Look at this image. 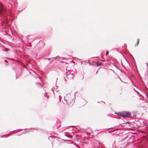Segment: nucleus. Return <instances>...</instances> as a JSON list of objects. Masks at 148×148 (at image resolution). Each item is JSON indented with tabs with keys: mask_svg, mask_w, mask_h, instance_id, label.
Here are the masks:
<instances>
[{
	"mask_svg": "<svg viewBox=\"0 0 148 148\" xmlns=\"http://www.w3.org/2000/svg\"><path fill=\"white\" fill-rule=\"evenodd\" d=\"M116 114L123 117H129L131 116L130 112H123L115 113Z\"/></svg>",
	"mask_w": 148,
	"mask_h": 148,
	"instance_id": "1",
	"label": "nucleus"
},
{
	"mask_svg": "<svg viewBox=\"0 0 148 148\" xmlns=\"http://www.w3.org/2000/svg\"><path fill=\"white\" fill-rule=\"evenodd\" d=\"M64 99L66 101L67 103L68 104L71 103L74 101L73 99L71 97V96L70 94L67 95L64 97Z\"/></svg>",
	"mask_w": 148,
	"mask_h": 148,
	"instance_id": "2",
	"label": "nucleus"
},
{
	"mask_svg": "<svg viewBox=\"0 0 148 148\" xmlns=\"http://www.w3.org/2000/svg\"><path fill=\"white\" fill-rule=\"evenodd\" d=\"M4 12V8L3 4L0 3V15Z\"/></svg>",
	"mask_w": 148,
	"mask_h": 148,
	"instance_id": "3",
	"label": "nucleus"
},
{
	"mask_svg": "<svg viewBox=\"0 0 148 148\" xmlns=\"http://www.w3.org/2000/svg\"><path fill=\"white\" fill-rule=\"evenodd\" d=\"M139 39H137V44H136V45H137V46H138V44H139Z\"/></svg>",
	"mask_w": 148,
	"mask_h": 148,
	"instance_id": "4",
	"label": "nucleus"
},
{
	"mask_svg": "<svg viewBox=\"0 0 148 148\" xmlns=\"http://www.w3.org/2000/svg\"><path fill=\"white\" fill-rule=\"evenodd\" d=\"M102 65V63H99V64H97V66H101Z\"/></svg>",
	"mask_w": 148,
	"mask_h": 148,
	"instance_id": "5",
	"label": "nucleus"
},
{
	"mask_svg": "<svg viewBox=\"0 0 148 148\" xmlns=\"http://www.w3.org/2000/svg\"><path fill=\"white\" fill-rule=\"evenodd\" d=\"M108 53H109V52L108 51H107L106 52V56H107V55H108Z\"/></svg>",
	"mask_w": 148,
	"mask_h": 148,
	"instance_id": "6",
	"label": "nucleus"
}]
</instances>
